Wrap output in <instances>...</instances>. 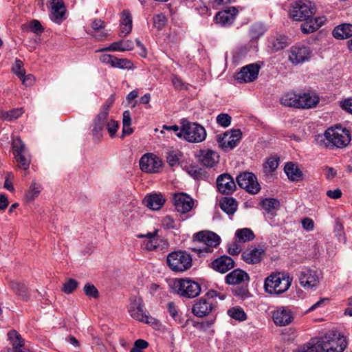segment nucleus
I'll list each match as a JSON object with an SVG mask.
<instances>
[{
    "instance_id": "57",
    "label": "nucleus",
    "mask_w": 352,
    "mask_h": 352,
    "mask_svg": "<svg viewBox=\"0 0 352 352\" xmlns=\"http://www.w3.org/2000/svg\"><path fill=\"white\" fill-rule=\"evenodd\" d=\"M122 41L118 42L112 43L109 46L101 48L96 50V52L113 51V52H121Z\"/></svg>"
},
{
    "instance_id": "25",
    "label": "nucleus",
    "mask_w": 352,
    "mask_h": 352,
    "mask_svg": "<svg viewBox=\"0 0 352 352\" xmlns=\"http://www.w3.org/2000/svg\"><path fill=\"white\" fill-rule=\"evenodd\" d=\"M210 267L217 272L224 274L234 267V260L228 256H221L210 263Z\"/></svg>"
},
{
    "instance_id": "15",
    "label": "nucleus",
    "mask_w": 352,
    "mask_h": 352,
    "mask_svg": "<svg viewBox=\"0 0 352 352\" xmlns=\"http://www.w3.org/2000/svg\"><path fill=\"white\" fill-rule=\"evenodd\" d=\"M130 316L140 322L147 324L151 323L153 318L147 315L144 310V305L141 298H134L131 300L129 307Z\"/></svg>"
},
{
    "instance_id": "31",
    "label": "nucleus",
    "mask_w": 352,
    "mask_h": 352,
    "mask_svg": "<svg viewBox=\"0 0 352 352\" xmlns=\"http://www.w3.org/2000/svg\"><path fill=\"white\" fill-rule=\"evenodd\" d=\"M132 16L131 12L124 10L121 14L120 36H126L132 30Z\"/></svg>"
},
{
    "instance_id": "26",
    "label": "nucleus",
    "mask_w": 352,
    "mask_h": 352,
    "mask_svg": "<svg viewBox=\"0 0 352 352\" xmlns=\"http://www.w3.org/2000/svg\"><path fill=\"white\" fill-rule=\"evenodd\" d=\"M50 6L52 9V20L56 23H60L65 19L66 12L63 1L50 0Z\"/></svg>"
},
{
    "instance_id": "34",
    "label": "nucleus",
    "mask_w": 352,
    "mask_h": 352,
    "mask_svg": "<svg viewBox=\"0 0 352 352\" xmlns=\"http://www.w3.org/2000/svg\"><path fill=\"white\" fill-rule=\"evenodd\" d=\"M220 208L228 215H232L236 211L237 202L232 197H224L220 201Z\"/></svg>"
},
{
    "instance_id": "9",
    "label": "nucleus",
    "mask_w": 352,
    "mask_h": 352,
    "mask_svg": "<svg viewBox=\"0 0 352 352\" xmlns=\"http://www.w3.org/2000/svg\"><path fill=\"white\" fill-rule=\"evenodd\" d=\"M173 289L178 295L188 298L197 297L201 292L199 284L189 278L175 280Z\"/></svg>"
},
{
    "instance_id": "46",
    "label": "nucleus",
    "mask_w": 352,
    "mask_h": 352,
    "mask_svg": "<svg viewBox=\"0 0 352 352\" xmlns=\"http://www.w3.org/2000/svg\"><path fill=\"white\" fill-rule=\"evenodd\" d=\"M23 113V110L22 108L14 109L6 112L3 115V118L7 121H12L19 118Z\"/></svg>"
},
{
    "instance_id": "17",
    "label": "nucleus",
    "mask_w": 352,
    "mask_h": 352,
    "mask_svg": "<svg viewBox=\"0 0 352 352\" xmlns=\"http://www.w3.org/2000/svg\"><path fill=\"white\" fill-rule=\"evenodd\" d=\"M162 161L153 154H145L140 160V167L142 171L148 173H155L160 171Z\"/></svg>"
},
{
    "instance_id": "22",
    "label": "nucleus",
    "mask_w": 352,
    "mask_h": 352,
    "mask_svg": "<svg viewBox=\"0 0 352 352\" xmlns=\"http://www.w3.org/2000/svg\"><path fill=\"white\" fill-rule=\"evenodd\" d=\"M195 156L202 166L208 168L214 167L219 160L218 153L210 149L200 150Z\"/></svg>"
},
{
    "instance_id": "1",
    "label": "nucleus",
    "mask_w": 352,
    "mask_h": 352,
    "mask_svg": "<svg viewBox=\"0 0 352 352\" xmlns=\"http://www.w3.org/2000/svg\"><path fill=\"white\" fill-rule=\"evenodd\" d=\"M316 12V6L309 0L295 1L290 10V16L295 21H304L301 30L305 34L312 33L325 22L324 16L313 17Z\"/></svg>"
},
{
    "instance_id": "42",
    "label": "nucleus",
    "mask_w": 352,
    "mask_h": 352,
    "mask_svg": "<svg viewBox=\"0 0 352 352\" xmlns=\"http://www.w3.org/2000/svg\"><path fill=\"white\" fill-rule=\"evenodd\" d=\"M14 158L19 168L23 170H27L29 168L31 163V157L28 153L17 154L14 156Z\"/></svg>"
},
{
    "instance_id": "23",
    "label": "nucleus",
    "mask_w": 352,
    "mask_h": 352,
    "mask_svg": "<svg viewBox=\"0 0 352 352\" xmlns=\"http://www.w3.org/2000/svg\"><path fill=\"white\" fill-rule=\"evenodd\" d=\"M265 255V250L261 247L250 246L241 254L242 259L248 264L259 263Z\"/></svg>"
},
{
    "instance_id": "4",
    "label": "nucleus",
    "mask_w": 352,
    "mask_h": 352,
    "mask_svg": "<svg viewBox=\"0 0 352 352\" xmlns=\"http://www.w3.org/2000/svg\"><path fill=\"white\" fill-rule=\"evenodd\" d=\"M292 277L286 272L272 273L265 280L264 288L270 294H280L287 292L291 286Z\"/></svg>"
},
{
    "instance_id": "62",
    "label": "nucleus",
    "mask_w": 352,
    "mask_h": 352,
    "mask_svg": "<svg viewBox=\"0 0 352 352\" xmlns=\"http://www.w3.org/2000/svg\"><path fill=\"white\" fill-rule=\"evenodd\" d=\"M113 102H114V98H113V96H111L106 100L104 104L102 105L100 112L106 113L107 114V116H109V109L111 107V106L113 105Z\"/></svg>"
},
{
    "instance_id": "56",
    "label": "nucleus",
    "mask_w": 352,
    "mask_h": 352,
    "mask_svg": "<svg viewBox=\"0 0 352 352\" xmlns=\"http://www.w3.org/2000/svg\"><path fill=\"white\" fill-rule=\"evenodd\" d=\"M264 32V30L262 25L258 24H254L251 27L250 34L252 38H257L261 36Z\"/></svg>"
},
{
    "instance_id": "10",
    "label": "nucleus",
    "mask_w": 352,
    "mask_h": 352,
    "mask_svg": "<svg viewBox=\"0 0 352 352\" xmlns=\"http://www.w3.org/2000/svg\"><path fill=\"white\" fill-rule=\"evenodd\" d=\"M158 232L159 230L155 229L153 232H148L145 234H139L137 235V237L139 239H144L141 244L144 250L154 251L157 249H163L168 246L167 241L160 236Z\"/></svg>"
},
{
    "instance_id": "20",
    "label": "nucleus",
    "mask_w": 352,
    "mask_h": 352,
    "mask_svg": "<svg viewBox=\"0 0 352 352\" xmlns=\"http://www.w3.org/2000/svg\"><path fill=\"white\" fill-rule=\"evenodd\" d=\"M8 338L11 347L6 348L4 352H33L25 347L24 339L16 331H10L8 333Z\"/></svg>"
},
{
    "instance_id": "53",
    "label": "nucleus",
    "mask_w": 352,
    "mask_h": 352,
    "mask_svg": "<svg viewBox=\"0 0 352 352\" xmlns=\"http://www.w3.org/2000/svg\"><path fill=\"white\" fill-rule=\"evenodd\" d=\"M148 346L147 341L138 339L134 342L133 347L130 350V352H144L143 350Z\"/></svg>"
},
{
    "instance_id": "35",
    "label": "nucleus",
    "mask_w": 352,
    "mask_h": 352,
    "mask_svg": "<svg viewBox=\"0 0 352 352\" xmlns=\"http://www.w3.org/2000/svg\"><path fill=\"white\" fill-rule=\"evenodd\" d=\"M11 289L19 296L23 300H28L30 295L28 292L27 287L23 283L16 280H12L10 283Z\"/></svg>"
},
{
    "instance_id": "60",
    "label": "nucleus",
    "mask_w": 352,
    "mask_h": 352,
    "mask_svg": "<svg viewBox=\"0 0 352 352\" xmlns=\"http://www.w3.org/2000/svg\"><path fill=\"white\" fill-rule=\"evenodd\" d=\"M13 179V175L11 173H8L5 178V182L3 184V187L10 192L14 191V188L13 186L12 182Z\"/></svg>"
},
{
    "instance_id": "51",
    "label": "nucleus",
    "mask_w": 352,
    "mask_h": 352,
    "mask_svg": "<svg viewBox=\"0 0 352 352\" xmlns=\"http://www.w3.org/2000/svg\"><path fill=\"white\" fill-rule=\"evenodd\" d=\"M12 71L19 78H22L25 74V71L23 68V63L19 59H16L14 64L12 68Z\"/></svg>"
},
{
    "instance_id": "55",
    "label": "nucleus",
    "mask_w": 352,
    "mask_h": 352,
    "mask_svg": "<svg viewBox=\"0 0 352 352\" xmlns=\"http://www.w3.org/2000/svg\"><path fill=\"white\" fill-rule=\"evenodd\" d=\"M239 243V242L236 240V241L228 245V252L230 255H238L241 252L242 248Z\"/></svg>"
},
{
    "instance_id": "12",
    "label": "nucleus",
    "mask_w": 352,
    "mask_h": 352,
    "mask_svg": "<svg viewBox=\"0 0 352 352\" xmlns=\"http://www.w3.org/2000/svg\"><path fill=\"white\" fill-rule=\"evenodd\" d=\"M298 279L305 289H311L318 285L320 276L317 271L305 267L299 272Z\"/></svg>"
},
{
    "instance_id": "21",
    "label": "nucleus",
    "mask_w": 352,
    "mask_h": 352,
    "mask_svg": "<svg viewBox=\"0 0 352 352\" xmlns=\"http://www.w3.org/2000/svg\"><path fill=\"white\" fill-rule=\"evenodd\" d=\"M101 63L110 65L112 67L132 69L133 68V63L127 58H120L111 54H102L99 58Z\"/></svg>"
},
{
    "instance_id": "14",
    "label": "nucleus",
    "mask_w": 352,
    "mask_h": 352,
    "mask_svg": "<svg viewBox=\"0 0 352 352\" xmlns=\"http://www.w3.org/2000/svg\"><path fill=\"white\" fill-rule=\"evenodd\" d=\"M238 185L247 192L256 194L260 190V185L258 183L256 177L250 172H244L241 173L236 177Z\"/></svg>"
},
{
    "instance_id": "44",
    "label": "nucleus",
    "mask_w": 352,
    "mask_h": 352,
    "mask_svg": "<svg viewBox=\"0 0 352 352\" xmlns=\"http://www.w3.org/2000/svg\"><path fill=\"white\" fill-rule=\"evenodd\" d=\"M228 314L230 317L238 321H244L247 318L244 310L239 306L229 309L228 310Z\"/></svg>"
},
{
    "instance_id": "3",
    "label": "nucleus",
    "mask_w": 352,
    "mask_h": 352,
    "mask_svg": "<svg viewBox=\"0 0 352 352\" xmlns=\"http://www.w3.org/2000/svg\"><path fill=\"white\" fill-rule=\"evenodd\" d=\"M280 102L285 107L310 109L317 105L319 102V97L309 93L297 94L294 91H289L282 96Z\"/></svg>"
},
{
    "instance_id": "13",
    "label": "nucleus",
    "mask_w": 352,
    "mask_h": 352,
    "mask_svg": "<svg viewBox=\"0 0 352 352\" xmlns=\"http://www.w3.org/2000/svg\"><path fill=\"white\" fill-rule=\"evenodd\" d=\"M242 136L240 129H234L217 136L219 146L223 150L232 149L236 146Z\"/></svg>"
},
{
    "instance_id": "50",
    "label": "nucleus",
    "mask_w": 352,
    "mask_h": 352,
    "mask_svg": "<svg viewBox=\"0 0 352 352\" xmlns=\"http://www.w3.org/2000/svg\"><path fill=\"white\" fill-rule=\"evenodd\" d=\"M322 339L317 341L316 343L307 346L300 349L299 352H322Z\"/></svg>"
},
{
    "instance_id": "24",
    "label": "nucleus",
    "mask_w": 352,
    "mask_h": 352,
    "mask_svg": "<svg viewBox=\"0 0 352 352\" xmlns=\"http://www.w3.org/2000/svg\"><path fill=\"white\" fill-rule=\"evenodd\" d=\"M217 187L218 191L223 195H230L236 189V184L233 178L227 173L217 177Z\"/></svg>"
},
{
    "instance_id": "63",
    "label": "nucleus",
    "mask_w": 352,
    "mask_h": 352,
    "mask_svg": "<svg viewBox=\"0 0 352 352\" xmlns=\"http://www.w3.org/2000/svg\"><path fill=\"white\" fill-rule=\"evenodd\" d=\"M166 158L167 162L170 166H175L179 164V158L173 152L168 153Z\"/></svg>"
},
{
    "instance_id": "19",
    "label": "nucleus",
    "mask_w": 352,
    "mask_h": 352,
    "mask_svg": "<svg viewBox=\"0 0 352 352\" xmlns=\"http://www.w3.org/2000/svg\"><path fill=\"white\" fill-rule=\"evenodd\" d=\"M311 51L305 45L292 46L289 52V60L295 65L300 64L307 60L311 56Z\"/></svg>"
},
{
    "instance_id": "38",
    "label": "nucleus",
    "mask_w": 352,
    "mask_h": 352,
    "mask_svg": "<svg viewBox=\"0 0 352 352\" xmlns=\"http://www.w3.org/2000/svg\"><path fill=\"white\" fill-rule=\"evenodd\" d=\"M322 352H343L346 348V345L340 344L338 346L335 340L322 339Z\"/></svg>"
},
{
    "instance_id": "5",
    "label": "nucleus",
    "mask_w": 352,
    "mask_h": 352,
    "mask_svg": "<svg viewBox=\"0 0 352 352\" xmlns=\"http://www.w3.org/2000/svg\"><path fill=\"white\" fill-rule=\"evenodd\" d=\"M206 131L204 126L196 122H190L187 120H181V129L177 136L185 140L198 143L203 142L206 138Z\"/></svg>"
},
{
    "instance_id": "8",
    "label": "nucleus",
    "mask_w": 352,
    "mask_h": 352,
    "mask_svg": "<svg viewBox=\"0 0 352 352\" xmlns=\"http://www.w3.org/2000/svg\"><path fill=\"white\" fill-rule=\"evenodd\" d=\"M214 291H210L204 296L196 300L192 307L194 316L203 318L212 314L216 311L217 302L212 298Z\"/></svg>"
},
{
    "instance_id": "40",
    "label": "nucleus",
    "mask_w": 352,
    "mask_h": 352,
    "mask_svg": "<svg viewBox=\"0 0 352 352\" xmlns=\"http://www.w3.org/2000/svg\"><path fill=\"white\" fill-rule=\"evenodd\" d=\"M166 308L173 320L177 324H182L184 319L182 313L175 303L173 301L168 302L166 305Z\"/></svg>"
},
{
    "instance_id": "45",
    "label": "nucleus",
    "mask_w": 352,
    "mask_h": 352,
    "mask_svg": "<svg viewBox=\"0 0 352 352\" xmlns=\"http://www.w3.org/2000/svg\"><path fill=\"white\" fill-rule=\"evenodd\" d=\"M12 146L14 156L17 154H23L27 153L25 145L20 138H16L13 139Z\"/></svg>"
},
{
    "instance_id": "11",
    "label": "nucleus",
    "mask_w": 352,
    "mask_h": 352,
    "mask_svg": "<svg viewBox=\"0 0 352 352\" xmlns=\"http://www.w3.org/2000/svg\"><path fill=\"white\" fill-rule=\"evenodd\" d=\"M172 201L175 211L180 214L190 212L195 207L194 199L184 192L173 194Z\"/></svg>"
},
{
    "instance_id": "28",
    "label": "nucleus",
    "mask_w": 352,
    "mask_h": 352,
    "mask_svg": "<svg viewBox=\"0 0 352 352\" xmlns=\"http://www.w3.org/2000/svg\"><path fill=\"white\" fill-rule=\"evenodd\" d=\"M248 280V274L239 269L234 270L226 276V283L229 285H239Z\"/></svg>"
},
{
    "instance_id": "58",
    "label": "nucleus",
    "mask_w": 352,
    "mask_h": 352,
    "mask_svg": "<svg viewBox=\"0 0 352 352\" xmlns=\"http://www.w3.org/2000/svg\"><path fill=\"white\" fill-rule=\"evenodd\" d=\"M278 166V161L276 158H270L266 162L264 168L266 171L272 172L276 170Z\"/></svg>"
},
{
    "instance_id": "49",
    "label": "nucleus",
    "mask_w": 352,
    "mask_h": 352,
    "mask_svg": "<svg viewBox=\"0 0 352 352\" xmlns=\"http://www.w3.org/2000/svg\"><path fill=\"white\" fill-rule=\"evenodd\" d=\"M83 291L85 295L89 298H97L99 296L98 290L91 283H86L84 286Z\"/></svg>"
},
{
    "instance_id": "59",
    "label": "nucleus",
    "mask_w": 352,
    "mask_h": 352,
    "mask_svg": "<svg viewBox=\"0 0 352 352\" xmlns=\"http://www.w3.org/2000/svg\"><path fill=\"white\" fill-rule=\"evenodd\" d=\"M106 126L109 135L111 137H113L118 129V123L115 120H111L107 123Z\"/></svg>"
},
{
    "instance_id": "27",
    "label": "nucleus",
    "mask_w": 352,
    "mask_h": 352,
    "mask_svg": "<svg viewBox=\"0 0 352 352\" xmlns=\"http://www.w3.org/2000/svg\"><path fill=\"white\" fill-rule=\"evenodd\" d=\"M165 199L161 194H150L146 195L142 202L144 206L152 210H160L165 204Z\"/></svg>"
},
{
    "instance_id": "39",
    "label": "nucleus",
    "mask_w": 352,
    "mask_h": 352,
    "mask_svg": "<svg viewBox=\"0 0 352 352\" xmlns=\"http://www.w3.org/2000/svg\"><path fill=\"white\" fill-rule=\"evenodd\" d=\"M107 118L108 116L106 113L99 112V113L96 116L94 121V124L93 131L95 133H99L104 130V126L107 123Z\"/></svg>"
},
{
    "instance_id": "6",
    "label": "nucleus",
    "mask_w": 352,
    "mask_h": 352,
    "mask_svg": "<svg viewBox=\"0 0 352 352\" xmlns=\"http://www.w3.org/2000/svg\"><path fill=\"white\" fill-rule=\"evenodd\" d=\"M193 241L201 243L204 245L202 248H192V251L201 255L203 253H212L213 248L220 244L221 238L213 232L204 230L195 233L193 235Z\"/></svg>"
},
{
    "instance_id": "32",
    "label": "nucleus",
    "mask_w": 352,
    "mask_h": 352,
    "mask_svg": "<svg viewBox=\"0 0 352 352\" xmlns=\"http://www.w3.org/2000/svg\"><path fill=\"white\" fill-rule=\"evenodd\" d=\"M333 36L337 39H345L352 36V24L342 23L336 26L333 32Z\"/></svg>"
},
{
    "instance_id": "7",
    "label": "nucleus",
    "mask_w": 352,
    "mask_h": 352,
    "mask_svg": "<svg viewBox=\"0 0 352 352\" xmlns=\"http://www.w3.org/2000/svg\"><path fill=\"white\" fill-rule=\"evenodd\" d=\"M166 263L175 272H184L192 266V259L190 254L184 250L174 251L167 255Z\"/></svg>"
},
{
    "instance_id": "61",
    "label": "nucleus",
    "mask_w": 352,
    "mask_h": 352,
    "mask_svg": "<svg viewBox=\"0 0 352 352\" xmlns=\"http://www.w3.org/2000/svg\"><path fill=\"white\" fill-rule=\"evenodd\" d=\"M340 107L343 110L352 114V98H346L341 101Z\"/></svg>"
},
{
    "instance_id": "30",
    "label": "nucleus",
    "mask_w": 352,
    "mask_h": 352,
    "mask_svg": "<svg viewBox=\"0 0 352 352\" xmlns=\"http://www.w3.org/2000/svg\"><path fill=\"white\" fill-rule=\"evenodd\" d=\"M237 12V10L234 7L229 10L220 11L215 16L216 21L222 25H230L234 21Z\"/></svg>"
},
{
    "instance_id": "29",
    "label": "nucleus",
    "mask_w": 352,
    "mask_h": 352,
    "mask_svg": "<svg viewBox=\"0 0 352 352\" xmlns=\"http://www.w3.org/2000/svg\"><path fill=\"white\" fill-rule=\"evenodd\" d=\"M260 206L265 213L272 217L276 215L280 207V201L275 198H265L261 200Z\"/></svg>"
},
{
    "instance_id": "36",
    "label": "nucleus",
    "mask_w": 352,
    "mask_h": 352,
    "mask_svg": "<svg viewBox=\"0 0 352 352\" xmlns=\"http://www.w3.org/2000/svg\"><path fill=\"white\" fill-rule=\"evenodd\" d=\"M255 237L253 231L250 228L238 229L235 232V239L239 243H246L252 241Z\"/></svg>"
},
{
    "instance_id": "41",
    "label": "nucleus",
    "mask_w": 352,
    "mask_h": 352,
    "mask_svg": "<svg viewBox=\"0 0 352 352\" xmlns=\"http://www.w3.org/2000/svg\"><path fill=\"white\" fill-rule=\"evenodd\" d=\"M270 47L274 52H278L283 50L288 45L287 38L285 36H279L274 38L270 41Z\"/></svg>"
},
{
    "instance_id": "48",
    "label": "nucleus",
    "mask_w": 352,
    "mask_h": 352,
    "mask_svg": "<svg viewBox=\"0 0 352 352\" xmlns=\"http://www.w3.org/2000/svg\"><path fill=\"white\" fill-rule=\"evenodd\" d=\"M153 27L160 30L166 25L167 19L163 14H158L153 16Z\"/></svg>"
},
{
    "instance_id": "33",
    "label": "nucleus",
    "mask_w": 352,
    "mask_h": 352,
    "mask_svg": "<svg viewBox=\"0 0 352 352\" xmlns=\"http://www.w3.org/2000/svg\"><path fill=\"white\" fill-rule=\"evenodd\" d=\"M285 172L291 181L298 182L302 178V171L292 162H288L284 168Z\"/></svg>"
},
{
    "instance_id": "52",
    "label": "nucleus",
    "mask_w": 352,
    "mask_h": 352,
    "mask_svg": "<svg viewBox=\"0 0 352 352\" xmlns=\"http://www.w3.org/2000/svg\"><path fill=\"white\" fill-rule=\"evenodd\" d=\"M217 122L223 127H228L231 124L232 118L228 113H221L217 117Z\"/></svg>"
},
{
    "instance_id": "54",
    "label": "nucleus",
    "mask_w": 352,
    "mask_h": 352,
    "mask_svg": "<svg viewBox=\"0 0 352 352\" xmlns=\"http://www.w3.org/2000/svg\"><path fill=\"white\" fill-rule=\"evenodd\" d=\"M162 225L165 229H175V222L174 219L170 216L166 215L162 219Z\"/></svg>"
},
{
    "instance_id": "43",
    "label": "nucleus",
    "mask_w": 352,
    "mask_h": 352,
    "mask_svg": "<svg viewBox=\"0 0 352 352\" xmlns=\"http://www.w3.org/2000/svg\"><path fill=\"white\" fill-rule=\"evenodd\" d=\"M187 173L195 179L206 178V172L197 165H190L186 168Z\"/></svg>"
},
{
    "instance_id": "37",
    "label": "nucleus",
    "mask_w": 352,
    "mask_h": 352,
    "mask_svg": "<svg viewBox=\"0 0 352 352\" xmlns=\"http://www.w3.org/2000/svg\"><path fill=\"white\" fill-rule=\"evenodd\" d=\"M41 185L33 180L28 189L25 192V197L28 201H33L40 194Z\"/></svg>"
},
{
    "instance_id": "64",
    "label": "nucleus",
    "mask_w": 352,
    "mask_h": 352,
    "mask_svg": "<svg viewBox=\"0 0 352 352\" xmlns=\"http://www.w3.org/2000/svg\"><path fill=\"white\" fill-rule=\"evenodd\" d=\"M302 228L307 231L313 230L314 228V221L310 218H305L304 219H302Z\"/></svg>"
},
{
    "instance_id": "2",
    "label": "nucleus",
    "mask_w": 352,
    "mask_h": 352,
    "mask_svg": "<svg viewBox=\"0 0 352 352\" xmlns=\"http://www.w3.org/2000/svg\"><path fill=\"white\" fill-rule=\"evenodd\" d=\"M315 140L322 148L333 149L346 148L351 140L350 131L340 125L329 127L323 134H318Z\"/></svg>"
},
{
    "instance_id": "18",
    "label": "nucleus",
    "mask_w": 352,
    "mask_h": 352,
    "mask_svg": "<svg viewBox=\"0 0 352 352\" xmlns=\"http://www.w3.org/2000/svg\"><path fill=\"white\" fill-rule=\"evenodd\" d=\"M272 319L277 326H287L293 321L294 314L287 307H278L272 312Z\"/></svg>"
},
{
    "instance_id": "16",
    "label": "nucleus",
    "mask_w": 352,
    "mask_h": 352,
    "mask_svg": "<svg viewBox=\"0 0 352 352\" xmlns=\"http://www.w3.org/2000/svg\"><path fill=\"white\" fill-rule=\"evenodd\" d=\"M260 69L261 65L258 63L249 64L241 69L236 74V79L239 83L251 82L257 78Z\"/></svg>"
},
{
    "instance_id": "47",
    "label": "nucleus",
    "mask_w": 352,
    "mask_h": 352,
    "mask_svg": "<svg viewBox=\"0 0 352 352\" xmlns=\"http://www.w3.org/2000/svg\"><path fill=\"white\" fill-rule=\"evenodd\" d=\"M78 285V281L73 278H69L67 281L63 284L62 287V291L67 294H72L75 289L77 288Z\"/></svg>"
}]
</instances>
